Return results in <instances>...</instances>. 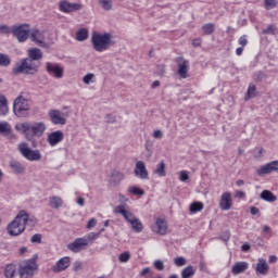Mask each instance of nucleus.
<instances>
[{"label":"nucleus","mask_w":278,"mask_h":278,"mask_svg":"<svg viewBox=\"0 0 278 278\" xmlns=\"http://www.w3.org/2000/svg\"><path fill=\"white\" fill-rule=\"evenodd\" d=\"M71 266V257L64 256L60 258L53 267L54 273H62V270H66Z\"/></svg>","instance_id":"412c9836"},{"label":"nucleus","mask_w":278,"mask_h":278,"mask_svg":"<svg viewBox=\"0 0 278 278\" xmlns=\"http://www.w3.org/2000/svg\"><path fill=\"white\" fill-rule=\"evenodd\" d=\"M0 34H12V28L8 25H0Z\"/></svg>","instance_id":"3c124183"},{"label":"nucleus","mask_w":278,"mask_h":278,"mask_svg":"<svg viewBox=\"0 0 278 278\" xmlns=\"http://www.w3.org/2000/svg\"><path fill=\"white\" fill-rule=\"evenodd\" d=\"M30 40H33V42H36L38 47H47V43L45 42V33L38 29L31 31Z\"/></svg>","instance_id":"aec40b11"},{"label":"nucleus","mask_w":278,"mask_h":278,"mask_svg":"<svg viewBox=\"0 0 278 278\" xmlns=\"http://www.w3.org/2000/svg\"><path fill=\"white\" fill-rule=\"evenodd\" d=\"M83 81L84 84H86V86H90V84H94V74L89 73L85 75L83 78Z\"/></svg>","instance_id":"c03bdc74"},{"label":"nucleus","mask_w":278,"mask_h":278,"mask_svg":"<svg viewBox=\"0 0 278 278\" xmlns=\"http://www.w3.org/2000/svg\"><path fill=\"white\" fill-rule=\"evenodd\" d=\"M73 270H74L75 273H79V270H84V265L81 264V262L76 261V262L74 263Z\"/></svg>","instance_id":"8fccbe9b"},{"label":"nucleus","mask_w":278,"mask_h":278,"mask_svg":"<svg viewBox=\"0 0 278 278\" xmlns=\"http://www.w3.org/2000/svg\"><path fill=\"white\" fill-rule=\"evenodd\" d=\"M15 130L22 131L26 140L36 143V140H34V138H42V136H45V131H47V125H45L43 122H36L34 124L29 122H24L15 125Z\"/></svg>","instance_id":"f03ea898"},{"label":"nucleus","mask_w":278,"mask_h":278,"mask_svg":"<svg viewBox=\"0 0 278 278\" xmlns=\"http://www.w3.org/2000/svg\"><path fill=\"white\" fill-rule=\"evenodd\" d=\"M125 179V174L122 172L115 170L111 174V179L109 181L110 186L112 188H116V186H119L121 181Z\"/></svg>","instance_id":"5701e85b"},{"label":"nucleus","mask_w":278,"mask_h":278,"mask_svg":"<svg viewBox=\"0 0 278 278\" xmlns=\"http://www.w3.org/2000/svg\"><path fill=\"white\" fill-rule=\"evenodd\" d=\"M28 60H30V62H38L40 60H42V50L38 49V48H31L28 50V58H26Z\"/></svg>","instance_id":"b1692460"},{"label":"nucleus","mask_w":278,"mask_h":278,"mask_svg":"<svg viewBox=\"0 0 278 278\" xmlns=\"http://www.w3.org/2000/svg\"><path fill=\"white\" fill-rule=\"evenodd\" d=\"M250 212H251L252 216H255L256 214H260V208L252 206L250 208Z\"/></svg>","instance_id":"0e129e2a"},{"label":"nucleus","mask_w":278,"mask_h":278,"mask_svg":"<svg viewBox=\"0 0 278 278\" xmlns=\"http://www.w3.org/2000/svg\"><path fill=\"white\" fill-rule=\"evenodd\" d=\"M84 5L79 2H70L68 0H61L59 2V10L63 14H73V12H79Z\"/></svg>","instance_id":"9d476101"},{"label":"nucleus","mask_w":278,"mask_h":278,"mask_svg":"<svg viewBox=\"0 0 278 278\" xmlns=\"http://www.w3.org/2000/svg\"><path fill=\"white\" fill-rule=\"evenodd\" d=\"M156 75H159V77H164V75H166V66L164 64L156 66Z\"/></svg>","instance_id":"a18cd8bd"},{"label":"nucleus","mask_w":278,"mask_h":278,"mask_svg":"<svg viewBox=\"0 0 278 278\" xmlns=\"http://www.w3.org/2000/svg\"><path fill=\"white\" fill-rule=\"evenodd\" d=\"M101 232H90L86 238H84V240L87 242V247L88 244H92L94 242V240H97V238H99Z\"/></svg>","instance_id":"58836bf2"},{"label":"nucleus","mask_w":278,"mask_h":278,"mask_svg":"<svg viewBox=\"0 0 278 278\" xmlns=\"http://www.w3.org/2000/svg\"><path fill=\"white\" fill-rule=\"evenodd\" d=\"M13 112L17 118H27L29 116V100L20 96L14 100Z\"/></svg>","instance_id":"0eeeda50"},{"label":"nucleus","mask_w":278,"mask_h":278,"mask_svg":"<svg viewBox=\"0 0 278 278\" xmlns=\"http://www.w3.org/2000/svg\"><path fill=\"white\" fill-rule=\"evenodd\" d=\"M257 175H270V173H278V161H273L270 163H267L263 166H261L256 170Z\"/></svg>","instance_id":"dca6fc26"},{"label":"nucleus","mask_w":278,"mask_h":278,"mask_svg":"<svg viewBox=\"0 0 278 278\" xmlns=\"http://www.w3.org/2000/svg\"><path fill=\"white\" fill-rule=\"evenodd\" d=\"M231 205H233L231 200V192L226 191L220 197L219 207L223 210V212H228V210H231Z\"/></svg>","instance_id":"a211bd4d"},{"label":"nucleus","mask_w":278,"mask_h":278,"mask_svg":"<svg viewBox=\"0 0 278 278\" xmlns=\"http://www.w3.org/2000/svg\"><path fill=\"white\" fill-rule=\"evenodd\" d=\"M49 117L51 123H53V125H66V114L62 113L58 110H51L49 112Z\"/></svg>","instance_id":"2eb2a0df"},{"label":"nucleus","mask_w":278,"mask_h":278,"mask_svg":"<svg viewBox=\"0 0 278 278\" xmlns=\"http://www.w3.org/2000/svg\"><path fill=\"white\" fill-rule=\"evenodd\" d=\"M257 97V87L255 85L251 84L248 88L247 94H245V101H249V99H253Z\"/></svg>","instance_id":"473e14b6"},{"label":"nucleus","mask_w":278,"mask_h":278,"mask_svg":"<svg viewBox=\"0 0 278 278\" xmlns=\"http://www.w3.org/2000/svg\"><path fill=\"white\" fill-rule=\"evenodd\" d=\"M261 199L263 201H267L268 203H275V201H277V195L268 190H263L261 192Z\"/></svg>","instance_id":"c85d7f7f"},{"label":"nucleus","mask_w":278,"mask_h":278,"mask_svg":"<svg viewBox=\"0 0 278 278\" xmlns=\"http://www.w3.org/2000/svg\"><path fill=\"white\" fill-rule=\"evenodd\" d=\"M129 260H131V253H129L127 251L119 254V256H118V262H121V264H127V262H129Z\"/></svg>","instance_id":"ea45409f"},{"label":"nucleus","mask_w":278,"mask_h":278,"mask_svg":"<svg viewBox=\"0 0 278 278\" xmlns=\"http://www.w3.org/2000/svg\"><path fill=\"white\" fill-rule=\"evenodd\" d=\"M163 136H164V132H162V130H160V129H156L153 132V138H155V139L163 138Z\"/></svg>","instance_id":"13d9d810"},{"label":"nucleus","mask_w":278,"mask_h":278,"mask_svg":"<svg viewBox=\"0 0 278 278\" xmlns=\"http://www.w3.org/2000/svg\"><path fill=\"white\" fill-rule=\"evenodd\" d=\"M99 5L106 10V12H110L112 10V0H99Z\"/></svg>","instance_id":"37998d69"},{"label":"nucleus","mask_w":278,"mask_h":278,"mask_svg":"<svg viewBox=\"0 0 278 278\" xmlns=\"http://www.w3.org/2000/svg\"><path fill=\"white\" fill-rule=\"evenodd\" d=\"M191 214H197L203 210V202H192L189 207Z\"/></svg>","instance_id":"c9c22d12"},{"label":"nucleus","mask_w":278,"mask_h":278,"mask_svg":"<svg viewBox=\"0 0 278 278\" xmlns=\"http://www.w3.org/2000/svg\"><path fill=\"white\" fill-rule=\"evenodd\" d=\"M77 204L80 205V207H84V205H86V199H84V198H78V199H77Z\"/></svg>","instance_id":"69168bd1"},{"label":"nucleus","mask_w":278,"mask_h":278,"mask_svg":"<svg viewBox=\"0 0 278 278\" xmlns=\"http://www.w3.org/2000/svg\"><path fill=\"white\" fill-rule=\"evenodd\" d=\"M269 268L270 267L268 266V263L266 262V260L258 258V262L256 264V273L258 275H268Z\"/></svg>","instance_id":"393cba45"},{"label":"nucleus","mask_w":278,"mask_h":278,"mask_svg":"<svg viewBox=\"0 0 278 278\" xmlns=\"http://www.w3.org/2000/svg\"><path fill=\"white\" fill-rule=\"evenodd\" d=\"M36 225V217H29L26 211H20L15 218L9 223L7 231L9 236H21L25 231V227Z\"/></svg>","instance_id":"f257e3e1"},{"label":"nucleus","mask_w":278,"mask_h":278,"mask_svg":"<svg viewBox=\"0 0 278 278\" xmlns=\"http://www.w3.org/2000/svg\"><path fill=\"white\" fill-rule=\"evenodd\" d=\"M178 64V75L181 79H187L188 77V70L190 68V61L184 60V56H179L176 59Z\"/></svg>","instance_id":"f8f14e48"},{"label":"nucleus","mask_w":278,"mask_h":278,"mask_svg":"<svg viewBox=\"0 0 278 278\" xmlns=\"http://www.w3.org/2000/svg\"><path fill=\"white\" fill-rule=\"evenodd\" d=\"M128 191L130 192V194H135V197H142L144 194V190L140 189V187H130L128 189Z\"/></svg>","instance_id":"79ce46f5"},{"label":"nucleus","mask_w":278,"mask_h":278,"mask_svg":"<svg viewBox=\"0 0 278 278\" xmlns=\"http://www.w3.org/2000/svg\"><path fill=\"white\" fill-rule=\"evenodd\" d=\"M12 34L17 38L18 42H25L29 38V25L22 24L12 26Z\"/></svg>","instance_id":"9b49d317"},{"label":"nucleus","mask_w":278,"mask_h":278,"mask_svg":"<svg viewBox=\"0 0 278 278\" xmlns=\"http://www.w3.org/2000/svg\"><path fill=\"white\" fill-rule=\"evenodd\" d=\"M36 270H38L37 255L21 263L18 268L20 278H34Z\"/></svg>","instance_id":"423d86ee"},{"label":"nucleus","mask_w":278,"mask_h":278,"mask_svg":"<svg viewBox=\"0 0 278 278\" xmlns=\"http://www.w3.org/2000/svg\"><path fill=\"white\" fill-rule=\"evenodd\" d=\"M241 251H243L244 253H247V251H251V244L244 243V244L241 247Z\"/></svg>","instance_id":"680f3d73"},{"label":"nucleus","mask_w":278,"mask_h":278,"mask_svg":"<svg viewBox=\"0 0 278 278\" xmlns=\"http://www.w3.org/2000/svg\"><path fill=\"white\" fill-rule=\"evenodd\" d=\"M39 64L29 60L23 59L21 64H16L12 68L13 75H36Z\"/></svg>","instance_id":"39448f33"},{"label":"nucleus","mask_w":278,"mask_h":278,"mask_svg":"<svg viewBox=\"0 0 278 278\" xmlns=\"http://www.w3.org/2000/svg\"><path fill=\"white\" fill-rule=\"evenodd\" d=\"M46 71L49 75H54L56 79H62V77H64V68L59 64L48 62L46 63Z\"/></svg>","instance_id":"4468645a"},{"label":"nucleus","mask_w":278,"mask_h":278,"mask_svg":"<svg viewBox=\"0 0 278 278\" xmlns=\"http://www.w3.org/2000/svg\"><path fill=\"white\" fill-rule=\"evenodd\" d=\"M175 266H186V260L184 256H178L174 258Z\"/></svg>","instance_id":"de8ad7c7"},{"label":"nucleus","mask_w":278,"mask_h":278,"mask_svg":"<svg viewBox=\"0 0 278 278\" xmlns=\"http://www.w3.org/2000/svg\"><path fill=\"white\" fill-rule=\"evenodd\" d=\"M84 247H87L86 240H84V238H78V239H75L74 242L70 243L67 245V249L70 251H73V253H79V251H81Z\"/></svg>","instance_id":"4be33fe9"},{"label":"nucleus","mask_w":278,"mask_h":278,"mask_svg":"<svg viewBox=\"0 0 278 278\" xmlns=\"http://www.w3.org/2000/svg\"><path fill=\"white\" fill-rule=\"evenodd\" d=\"M106 118V123H116V116L112 115V114H106L105 116Z\"/></svg>","instance_id":"4d7b16f0"},{"label":"nucleus","mask_w":278,"mask_h":278,"mask_svg":"<svg viewBox=\"0 0 278 278\" xmlns=\"http://www.w3.org/2000/svg\"><path fill=\"white\" fill-rule=\"evenodd\" d=\"M17 150L28 162H40L42 160V154H40V150H31L29 148V143L22 142L17 146Z\"/></svg>","instance_id":"6e6552de"},{"label":"nucleus","mask_w":278,"mask_h":278,"mask_svg":"<svg viewBox=\"0 0 278 278\" xmlns=\"http://www.w3.org/2000/svg\"><path fill=\"white\" fill-rule=\"evenodd\" d=\"M216 28V25L214 23H207L202 26V30L206 36H210L214 34V29Z\"/></svg>","instance_id":"e433bc0d"},{"label":"nucleus","mask_w":278,"mask_h":278,"mask_svg":"<svg viewBox=\"0 0 278 278\" xmlns=\"http://www.w3.org/2000/svg\"><path fill=\"white\" fill-rule=\"evenodd\" d=\"M30 242L40 244L42 242V235L36 233L31 237Z\"/></svg>","instance_id":"09e8293b"},{"label":"nucleus","mask_w":278,"mask_h":278,"mask_svg":"<svg viewBox=\"0 0 278 278\" xmlns=\"http://www.w3.org/2000/svg\"><path fill=\"white\" fill-rule=\"evenodd\" d=\"M195 273L197 270L194 269V267L192 265H189L181 270V278H192L194 277Z\"/></svg>","instance_id":"7c9ffc66"},{"label":"nucleus","mask_w":278,"mask_h":278,"mask_svg":"<svg viewBox=\"0 0 278 278\" xmlns=\"http://www.w3.org/2000/svg\"><path fill=\"white\" fill-rule=\"evenodd\" d=\"M97 227V220L94 218H91L87 224V229H92Z\"/></svg>","instance_id":"6e6d98bb"},{"label":"nucleus","mask_w":278,"mask_h":278,"mask_svg":"<svg viewBox=\"0 0 278 278\" xmlns=\"http://www.w3.org/2000/svg\"><path fill=\"white\" fill-rule=\"evenodd\" d=\"M152 231L157 233V236H166V231H168L166 219L156 218L155 224L152 226Z\"/></svg>","instance_id":"ddd939ff"},{"label":"nucleus","mask_w":278,"mask_h":278,"mask_svg":"<svg viewBox=\"0 0 278 278\" xmlns=\"http://www.w3.org/2000/svg\"><path fill=\"white\" fill-rule=\"evenodd\" d=\"M154 268H156V270H164V263L160 260L155 261Z\"/></svg>","instance_id":"864d4df0"},{"label":"nucleus","mask_w":278,"mask_h":278,"mask_svg":"<svg viewBox=\"0 0 278 278\" xmlns=\"http://www.w3.org/2000/svg\"><path fill=\"white\" fill-rule=\"evenodd\" d=\"M239 45H241V47H247V45H249V40H247L245 35L239 38Z\"/></svg>","instance_id":"5fc2aeb1"},{"label":"nucleus","mask_w":278,"mask_h":278,"mask_svg":"<svg viewBox=\"0 0 278 278\" xmlns=\"http://www.w3.org/2000/svg\"><path fill=\"white\" fill-rule=\"evenodd\" d=\"M114 213L121 214L123 218H125V220L131 225V229L132 231H136V233H140V231H142V222H140L138 217L134 216V213L127 210V204H119L115 206Z\"/></svg>","instance_id":"7ed1b4c3"},{"label":"nucleus","mask_w":278,"mask_h":278,"mask_svg":"<svg viewBox=\"0 0 278 278\" xmlns=\"http://www.w3.org/2000/svg\"><path fill=\"white\" fill-rule=\"evenodd\" d=\"M149 273H151V268L146 267L141 270L140 276L144 277L146 275H149Z\"/></svg>","instance_id":"e2e57ef3"},{"label":"nucleus","mask_w":278,"mask_h":278,"mask_svg":"<svg viewBox=\"0 0 278 278\" xmlns=\"http://www.w3.org/2000/svg\"><path fill=\"white\" fill-rule=\"evenodd\" d=\"M91 43L94 49V51L101 52V51H108L112 45H114V41H112V34L104 33V34H94L91 37Z\"/></svg>","instance_id":"20e7f679"},{"label":"nucleus","mask_w":278,"mask_h":278,"mask_svg":"<svg viewBox=\"0 0 278 278\" xmlns=\"http://www.w3.org/2000/svg\"><path fill=\"white\" fill-rule=\"evenodd\" d=\"M9 165L10 168H12L13 173H15V175H23V173H25V166L23 165V163L16 160L10 161Z\"/></svg>","instance_id":"a878e982"},{"label":"nucleus","mask_w":278,"mask_h":278,"mask_svg":"<svg viewBox=\"0 0 278 278\" xmlns=\"http://www.w3.org/2000/svg\"><path fill=\"white\" fill-rule=\"evenodd\" d=\"M17 150L28 162H40L42 160V154H40V150H31L29 148V143L22 142L17 146Z\"/></svg>","instance_id":"1a4fd4ad"},{"label":"nucleus","mask_w":278,"mask_h":278,"mask_svg":"<svg viewBox=\"0 0 278 278\" xmlns=\"http://www.w3.org/2000/svg\"><path fill=\"white\" fill-rule=\"evenodd\" d=\"M235 197L237 199H244V197H247V193H244V191L237 190Z\"/></svg>","instance_id":"bf43d9fd"},{"label":"nucleus","mask_w":278,"mask_h":278,"mask_svg":"<svg viewBox=\"0 0 278 278\" xmlns=\"http://www.w3.org/2000/svg\"><path fill=\"white\" fill-rule=\"evenodd\" d=\"M193 47H201V39H194L192 41Z\"/></svg>","instance_id":"338daca9"},{"label":"nucleus","mask_w":278,"mask_h":278,"mask_svg":"<svg viewBox=\"0 0 278 278\" xmlns=\"http://www.w3.org/2000/svg\"><path fill=\"white\" fill-rule=\"evenodd\" d=\"M4 275L8 278H14V275H16V266L14 265H8L4 270Z\"/></svg>","instance_id":"4c0bfd02"},{"label":"nucleus","mask_w":278,"mask_h":278,"mask_svg":"<svg viewBox=\"0 0 278 278\" xmlns=\"http://www.w3.org/2000/svg\"><path fill=\"white\" fill-rule=\"evenodd\" d=\"M154 175H157V177H166V163L164 161H161L156 168L153 170Z\"/></svg>","instance_id":"c756f323"},{"label":"nucleus","mask_w":278,"mask_h":278,"mask_svg":"<svg viewBox=\"0 0 278 278\" xmlns=\"http://www.w3.org/2000/svg\"><path fill=\"white\" fill-rule=\"evenodd\" d=\"M179 179H180V181H188V179H190L188 172H186V170L180 172Z\"/></svg>","instance_id":"603ef678"},{"label":"nucleus","mask_w":278,"mask_h":278,"mask_svg":"<svg viewBox=\"0 0 278 278\" xmlns=\"http://www.w3.org/2000/svg\"><path fill=\"white\" fill-rule=\"evenodd\" d=\"M275 31V26L270 25L265 30H263V34H273Z\"/></svg>","instance_id":"052dcab7"},{"label":"nucleus","mask_w":278,"mask_h":278,"mask_svg":"<svg viewBox=\"0 0 278 278\" xmlns=\"http://www.w3.org/2000/svg\"><path fill=\"white\" fill-rule=\"evenodd\" d=\"M151 88H160V80H154Z\"/></svg>","instance_id":"774afa93"},{"label":"nucleus","mask_w":278,"mask_h":278,"mask_svg":"<svg viewBox=\"0 0 278 278\" xmlns=\"http://www.w3.org/2000/svg\"><path fill=\"white\" fill-rule=\"evenodd\" d=\"M265 9L273 10V8L277 7L276 0H264Z\"/></svg>","instance_id":"49530a36"},{"label":"nucleus","mask_w":278,"mask_h":278,"mask_svg":"<svg viewBox=\"0 0 278 278\" xmlns=\"http://www.w3.org/2000/svg\"><path fill=\"white\" fill-rule=\"evenodd\" d=\"M64 204V201H62V198L58 195L50 197L49 199V205L52 207V210H60L62 205Z\"/></svg>","instance_id":"cd10ccee"},{"label":"nucleus","mask_w":278,"mask_h":278,"mask_svg":"<svg viewBox=\"0 0 278 278\" xmlns=\"http://www.w3.org/2000/svg\"><path fill=\"white\" fill-rule=\"evenodd\" d=\"M64 140V131L56 130L52 131L48 135L47 141L50 147H56V144H60Z\"/></svg>","instance_id":"f3484780"},{"label":"nucleus","mask_w":278,"mask_h":278,"mask_svg":"<svg viewBox=\"0 0 278 278\" xmlns=\"http://www.w3.org/2000/svg\"><path fill=\"white\" fill-rule=\"evenodd\" d=\"M76 40L78 42H84V40H88V29L81 28L76 33Z\"/></svg>","instance_id":"72a5a7b5"},{"label":"nucleus","mask_w":278,"mask_h":278,"mask_svg":"<svg viewBox=\"0 0 278 278\" xmlns=\"http://www.w3.org/2000/svg\"><path fill=\"white\" fill-rule=\"evenodd\" d=\"M8 113V100L5 97L0 96V116H4Z\"/></svg>","instance_id":"f704fd0d"},{"label":"nucleus","mask_w":278,"mask_h":278,"mask_svg":"<svg viewBox=\"0 0 278 278\" xmlns=\"http://www.w3.org/2000/svg\"><path fill=\"white\" fill-rule=\"evenodd\" d=\"M247 268H249V263L238 262L232 266L231 273H232V275H240V274L244 273V270H247Z\"/></svg>","instance_id":"bb28decb"},{"label":"nucleus","mask_w":278,"mask_h":278,"mask_svg":"<svg viewBox=\"0 0 278 278\" xmlns=\"http://www.w3.org/2000/svg\"><path fill=\"white\" fill-rule=\"evenodd\" d=\"M12 134V126L8 122L0 123V135L10 136Z\"/></svg>","instance_id":"2f4dec72"},{"label":"nucleus","mask_w":278,"mask_h":278,"mask_svg":"<svg viewBox=\"0 0 278 278\" xmlns=\"http://www.w3.org/2000/svg\"><path fill=\"white\" fill-rule=\"evenodd\" d=\"M135 175L140 179H149V172H147V165H144V162L138 161L136 163Z\"/></svg>","instance_id":"6ab92c4d"},{"label":"nucleus","mask_w":278,"mask_h":278,"mask_svg":"<svg viewBox=\"0 0 278 278\" xmlns=\"http://www.w3.org/2000/svg\"><path fill=\"white\" fill-rule=\"evenodd\" d=\"M11 62L8 54L0 53V66H10Z\"/></svg>","instance_id":"a19ab883"}]
</instances>
